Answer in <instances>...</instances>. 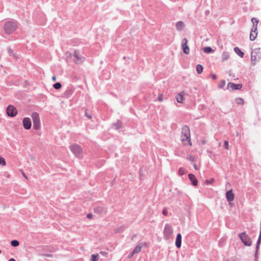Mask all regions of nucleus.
<instances>
[{
	"instance_id": "nucleus-1",
	"label": "nucleus",
	"mask_w": 261,
	"mask_h": 261,
	"mask_svg": "<svg viewBox=\"0 0 261 261\" xmlns=\"http://www.w3.org/2000/svg\"><path fill=\"white\" fill-rule=\"evenodd\" d=\"M190 128L187 125H184L182 127L181 140L182 142L188 141L190 145H191L192 143L190 142Z\"/></svg>"
},
{
	"instance_id": "nucleus-2",
	"label": "nucleus",
	"mask_w": 261,
	"mask_h": 261,
	"mask_svg": "<svg viewBox=\"0 0 261 261\" xmlns=\"http://www.w3.org/2000/svg\"><path fill=\"white\" fill-rule=\"evenodd\" d=\"M17 27V26L15 22L8 21L4 24V30L5 33L10 34L16 29Z\"/></svg>"
},
{
	"instance_id": "nucleus-3",
	"label": "nucleus",
	"mask_w": 261,
	"mask_h": 261,
	"mask_svg": "<svg viewBox=\"0 0 261 261\" xmlns=\"http://www.w3.org/2000/svg\"><path fill=\"white\" fill-rule=\"evenodd\" d=\"M70 149L76 158H81L83 157V151L80 145L77 144H72L70 146Z\"/></svg>"
},
{
	"instance_id": "nucleus-4",
	"label": "nucleus",
	"mask_w": 261,
	"mask_h": 261,
	"mask_svg": "<svg viewBox=\"0 0 261 261\" xmlns=\"http://www.w3.org/2000/svg\"><path fill=\"white\" fill-rule=\"evenodd\" d=\"M33 122V127L35 130H38L40 127V120L39 114L37 112H33L31 114Z\"/></svg>"
},
{
	"instance_id": "nucleus-5",
	"label": "nucleus",
	"mask_w": 261,
	"mask_h": 261,
	"mask_svg": "<svg viewBox=\"0 0 261 261\" xmlns=\"http://www.w3.org/2000/svg\"><path fill=\"white\" fill-rule=\"evenodd\" d=\"M239 238L245 246H250L251 245L252 241L245 232L240 233Z\"/></svg>"
},
{
	"instance_id": "nucleus-6",
	"label": "nucleus",
	"mask_w": 261,
	"mask_h": 261,
	"mask_svg": "<svg viewBox=\"0 0 261 261\" xmlns=\"http://www.w3.org/2000/svg\"><path fill=\"white\" fill-rule=\"evenodd\" d=\"M259 49V48L254 49L251 53V62L253 65H255L256 63V61L260 59L261 57Z\"/></svg>"
},
{
	"instance_id": "nucleus-7",
	"label": "nucleus",
	"mask_w": 261,
	"mask_h": 261,
	"mask_svg": "<svg viewBox=\"0 0 261 261\" xmlns=\"http://www.w3.org/2000/svg\"><path fill=\"white\" fill-rule=\"evenodd\" d=\"M173 232L172 226L168 224H166L164 230V236L165 239L169 240Z\"/></svg>"
},
{
	"instance_id": "nucleus-8",
	"label": "nucleus",
	"mask_w": 261,
	"mask_h": 261,
	"mask_svg": "<svg viewBox=\"0 0 261 261\" xmlns=\"http://www.w3.org/2000/svg\"><path fill=\"white\" fill-rule=\"evenodd\" d=\"M73 60L77 64H81L83 62L84 58L81 56L79 50H74Z\"/></svg>"
},
{
	"instance_id": "nucleus-9",
	"label": "nucleus",
	"mask_w": 261,
	"mask_h": 261,
	"mask_svg": "<svg viewBox=\"0 0 261 261\" xmlns=\"http://www.w3.org/2000/svg\"><path fill=\"white\" fill-rule=\"evenodd\" d=\"M6 111L8 116L11 117H14L17 114L16 108L12 105H9Z\"/></svg>"
},
{
	"instance_id": "nucleus-10",
	"label": "nucleus",
	"mask_w": 261,
	"mask_h": 261,
	"mask_svg": "<svg viewBox=\"0 0 261 261\" xmlns=\"http://www.w3.org/2000/svg\"><path fill=\"white\" fill-rule=\"evenodd\" d=\"M23 126L26 129H29L32 126V122L31 119L28 117H25L22 120Z\"/></svg>"
},
{
	"instance_id": "nucleus-11",
	"label": "nucleus",
	"mask_w": 261,
	"mask_h": 261,
	"mask_svg": "<svg viewBox=\"0 0 261 261\" xmlns=\"http://www.w3.org/2000/svg\"><path fill=\"white\" fill-rule=\"evenodd\" d=\"M188 40L185 38L182 41V48L184 53L186 55H189L190 53V48L187 45Z\"/></svg>"
},
{
	"instance_id": "nucleus-12",
	"label": "nucleus",
	"mask_w": 261,
	"mask_h": 261,
	"mask_svg": "<svg viewBox=\"0 0 261 261\" xmlns=\"http://www.w3.org/2000/svg\"><path fill=\"white\" fill-rule=\"evenodd\" d=\"M256 26H253L250 34V39L251 41L254 40L257 35V29L255 28Z\"/></svg>"
},
{
	"instance_id": "nucleus-13",
	"label": "nucleus",
	"mask_w": 261,
	"mask_h": 261,
	"mask_svg": "<svg viewBox=\"0 0 261 261\" xmlns=\"http://www.w3.org/2000/svg\"><path fill=\"white\" fill-rule=\"evenodd\" d=\"M242 87V84H236L232 83H229L227 85V88H231L233 90H240Z\"/></svg>"
},
{
	"instance_id": "nucleus-14",
	"label": "nucleus",
	"mask_w": 261,
	"mask_h": 261,
	"mask_svg": "<svg viewBox=\"0 0 261 261\" xmlns=\"http://www.w3.org/2000/svg\"><path fill=\"white\" fill-rule=\"evenodd\" d=\"M226 198L228 202L232 201L234 200V195L232 190H230L226 193Z\"/></svg>"
},
{
	"instance_id": "nucleus-15",
	"label": "nucleus",
	"mask_w": 261,
	"mask_h": 261,
	"mask_svg": "<svg viewBox=\"0 0 261 261\" xmlns=\"http://www.w3.org/2000/svg\"><path fill=\"white\" fill-rule=\"evenodd\" d=\"M188 177L191 182V184L194 186H196L198 184V180L195 176L192 173H190L188 175Z\"/></svg>"
},
{
	"instance_id": "nucleus-16",
	"label": "nucleus",
	"mask_w": 261,
	"mask_h": 261,
	"mask_svg": "<svg viewBox=\"0 0 261 261\" xmlns=\"http://www.w3.org/2000/svg\"><path fill=\"white\" fill-rule=\"evenodd\" d=\"M182 237L180 233H178L175 240V246L177 248H180L181 245Z\"/></svg>"
},
{
	"instance_id": "nucleus-17",
	"label": "nucleus",
	"mask_w": 261,
	"mask_h": 261,
	"mask_svg": "<svg viewBox=\"0 0 261 261\" xmlns=\"http://www.w3.org/2000/svg\"><path fill=\"white\" fill-rule=\"evenodd\" d=\"M185 26V23L181 21H179L176 23V28L177 30L179 31H182L184 29Z\"/></svg>"
},
{
	"instance_id": "nucleus-18",
	"label": "nucleus",
	"mask_w": 261,
	"mask_h": 261,
	"mask_svg": "<svg viewBox=\"0 0 261 261\" xmlns=\"http://www.w3.org/2000/svg\"><path fill=\"white\" fill-rule=\"evenodd\" d=\"M146 245V243H140L134 249L133 251L135 253H139L141 251V249L143 246H145Z\"/></svg>"
},
{
	"instance_id": "nucleus-19",
	"label": "nucleus",
	"mask_w": 261,
	"mask_h": 261,
	"mask_svg": "<svg viewBox=\"0 0 261 261\" xmlns=\"http://www.w3.org/2000/svg\"><path fill=\"white\" fill-rule=\"evenodd\" d=\"M73 91L71 88H68L64 92V95L66 97L68 98L71 96Z\"/></svg>"
},
{
	"instance_id": "nucleus-20",
	"label": "nucleus",
	"mask_w": 261,
	"mask_h": 261,
	"mask_svg": "<svg viewBox=\"0 0 261 261\" xmlns=\"http://www.w3.org/2000/svg\"><path fill=\"white\" fill-rule=\"evenodd\" d=\"M184 92L178 93L176 96V100L178 102L182 103L183 100Z\"/></svg>"
},
{
	"instance_id": "nucleus-21",
	"label": "nucleus",
	"mask_w": 261,
	"mask_h": 261,
	"mask_svg": "<svg viewBox=\"0 0 261 261\" xmlns=\"http://www.w3.org/2000/svg\"><path fill=\"white\" fill-rule=\"evenodd\" d=\"M234 51L236 52V53L237 55H238L240 57H241V58H243L244 57V53L242 51H241L239 47H236L234 48Z\"/></svg>"
},
{
	"instance_id": "nucleus-22",
	"label": "nucleus",
	"mask_w": 261,
	"mask_h": 261,
	"mask_svg": "<svg viewBox=\"0 0 261 261\" xmlns=\"http://www.w3.org/2000/svg\"><path fill=\"white\" fill-rule=\"evenodd\" d=\"M103 208L101 206H97L94 208V212L95 213L98 214H101L103 213Z\"/></svg>"
},
{
	"instance_id": "nucleus-23",
	"label": "nucleus",
	"mask_w": 261,
	"mask_h": 261,
	"mask_svg": "<svg viewBox=\"0 0 261 261\" xmlns=\"http://www.w3.org/2000/svg\"><path fill=\"white\" fill-rule=\"evenodd\" d=\"M203 50L204 53L207 54H210L214 52V50L211 47L209 46L203 47Z\"/></svg>"
},
{
	"instance_id": "nucleus-24",
	"label": "nucleus",
	"mask_w": 261,
	"mask_h": 261,
	"mask_svg": "<svg viewBox=\"0 0 261 261\" xmlns=\"http://www.w3.org/2000/svg\"><path fill=\"white\" fill-rule=\"evenodd\" d=\"M113 127L115 129H118L122 127V123L120 121H117V122L113 124Z\"/></svg>"
},
{
	"instance_id": "nucleus-25",
	"label": "nucleus",
	"mask_w": 261,
	"mask_h": 261,
	"mask_svg": "<svg viewBox=\"0 0 261 261\" xmlns=\"http://www.w3.org/2000/svg\"><path fill=\"white\" fill-rule=\"evenodd\" d=\"M203 67L200 64H198L196 66V71L198 74H201L203 71Z\"/></svg>"
},
{
	"instance_id": "nucleus-26",
	"label": "nucleus",
	"mask_w": 261,
	"mask_h": 261,
	"mask_svg": "<svg viewBox=\"0 0 261 261\" xmlns=\"http://www.w3.org/2000/svg\"><path fill=\"white\" fill-rule=\"evenodd\" d=\"M99 256L98 254H94L91 255V261H98Z\"/></svg>"
},
{
	"instance_id": "nucleus-27",
	"label": "nucleus",
	"mask_w": 261,
	"mask_h": 261,
	"mask_svg": "<svg viewBox=\"0 0 261 261\" xmlns=\"http://www.w3.org/2000/svg\"><path fill=\"white\" fill-rule=\"evenodd\" d=\"M10 244L13 247H17L19 245V242L16 240H14L11 241Z\"/></svg>"
},
{
	"instance_id": "nucleus-28",
	"label": "nucleus",
	"mask_w": 261,
	"mask_h": 261,
	"mask_svg": "<svg viewBox=\"0 0 261 261\" xmlns=\"http://www.w3.org/2000/svg\"><path fill=\"white\" fill-rule=\"evenodd\" d=\"M229 57V54L228 52H224L222 55V60L223 61H225L227 59H228Z\"/></svg>"
},
{
	"instance_id": "nucleus-29",
	"label": "nucleus",
	"mask_w": 261,
	"mask_h": 261,
	"mask_svg": "<svg viewBox=\"0 0 261 261\" xmlns=\"http://www.w3.org/2000/svg\"><path fill=\"white\" fill-rule=\"evenodd\" d=\"M235 101L238 105H243L244 103V100L242 98H236Z\"/></svg>"
},
{
	"instance_id": "nucleus-30",
	"label": "nucleus",
	"mask_w": 261,
	"mask_h": 261,
	"mask_svg": "<svg viewBox=\"0 0 261 261\" xmlns=\"http://www.w3.org/2000/svg\"><path fill=\"white\" fill-rule=\"evenodd\" d=\"M62 87V85L60 83L57 82L53 85V87L57 90L60 89Z\"/></svg>"
},
{
	"instance_id": "nucleus-31",
	"label": "nucleus",
	"mask_w": 261,
	"mask_h": 261,
	"mask_svg": "<svg viewBox=\"0 0 261 261\" xmlns=\"http://www.w3.org/2000/svg\"><path fill=\"white\" fill-rule=\"evenodd\" d=\"M251 21L253 23V26L255 25L256 26L255 28L257 29V25L258 23V20L256 18H252L251 19Z\"/></svg>"
},
{
	"instance_id": "nucleus-32",
	"label": "nucleus",
	"mask_w": 261,
	"mask_h": 261,
	"mask_svg": "<svg viewBox=\"0 0 261 261\" xmlns=\"http://www.w3.org/2000/svg\"><path fill=\"white\" fill-rule=\"evenodd\" d=\"M0 165L3 166H6V163L4 158L1 156H0Z\"/></svg>"
},
{
	"instance_id": "nucleus-33",
	"label": "nucleus",
	"mask_w": 261,
	"mask_h": 261,
	"mask_svg": "<svg viewBox=\"0 0 261 261\" xmlns=\"http://www.w3.org/2000/svg\"><path fill=\"white\" fill-rule=\"evenodd\" d=\"M225 85V81L224 80H221L220 84L218 85L219 88H223Z\"/></svg>"
},
{
	"instance_id": "nucleus-34",
	"label": "nucleus",
	"mask_w": 261,
	"mask_h": 261,
	"mask_svg": "<svg viewBox=\"0 0 261 261\" xmlns=\"http://www.w3.org/2000/svg\"><path fill=\"white\" fill-rule=\"evenodd\" d=\"M178 173L180 175H182L185 173V169L183 168H180L178 169Z\"/></svg>"
},
{
	"instance_id": "nucleus-35",
	"label": "nucleus",
	"mask_w": 261,
	"mask_h": 261,
	"mask_svg": "<svg viewBox=\"0 0 261 261\" xmlns=\"http://www.w3.org/2000/svg\"><path fill=\"white\" fill-rule=\"evenodd\" d=\"M125 229V227L124 226H121L119 228H118L116 230V232H122Z\"/></svg>"
},
{
	"instance_id": "nucleus-36",
	"label": "nucleus",
	"mask_w": 261,
	"mask_h": 261,
	"mask_svg": "<svg viewBox=\"0 0 261 261\" xmlns=\"http://www.w3.org/2000/svg\"><path fill=\"white\" fill-rule=\"evenodd\" d=\"M224 147L226 149H229V144H228V141H224Z\"/></svg>"
},
{
	"instance_id": "nucleus-37",
	"label": "nucleus",
	"mask_w": 261,
	"mask_h": 261,
	"mask_svg": "<svg viewBox=\"0 0 261 261\" xmlns=\"http://www.w3.org/2000/svg\"><path fill=\"white\" fill-rule=\"evenodd\" d=\"M214 181V179L213 178H212L211 180H205V183L206 184H211L212 183H213Z\"/></svg>"
},
{
	"instance_id": "nucleus-38",
	"label": "nucleus",
	"mask_w": 261,
	"mask_h": 261,
	"mask_svg": "<svg viewBox=\"0 0 261 261\" xmlns=\"http://www.w3.org/2000/svg\"><path fill=\"white\" fill-rule=\"evenodd\" d=\"M163 95L162 94H160L158 95V99L159 101H163Z\"/></svg>"
},
{
	"instance_id": "nucleus-39",
	"label": "nucleus",
	"mask_w": 261,
	"mask_h": 261,
	"mask_svg": "<svg viewBox=\"0 0 261 261\" xmlns=\"http://www.w3.org/2000/svg\"><path fill=\"white\" fill-rule=\"evenodd\" d=\"M162 214L164 215V216H167V214H168V211L166 208H164L163 210V211H162Z\"/></svg>"
},
{
	"instance_id": "nucleus-40",
	"label": "nucleus",
	"mask_w": 261,
	"mask_h": 261,
	"mask_svg": "<svg viewBox=\"0 0 261 261\" xmlns=\"http://www.w3.org/2000/svg\"><path fill=\"white\" fill-rule=\"evenodd\" d=\"M7 50H8V52L10 55H12L13 54V50L10 48H8Z\"/></svg>"
},
{
	"instance_id": "nucleus-41",
	"label": "nucleus",
	"mask_w": 261,
	"mask_h": 261,
	"mask_svg": "<svg viewBox=\"0 0 261 261\" xmlns=\"http://www.w3.org/2000/svg\"><path fill=\"white\" fill-rule=\"evenodd\" d=\"M188 159L191 162H194L195 161V158L192 156H190Z\"/></svg>"
},
{
	"instance_id": "nucleus-42",
	"label": "nucleus",
	"mask_w": 261,
	"mask_h": 261,
	"mask_svg": "<svg viewBox=\"0 0 261 261\" xmlns=\"http://www.w3.org/2000/svg\"><path fill=\"white\" fill-rule=\"evenodd\" d=\"M93 217V215L91 213H89L87 215V218L88 219H91Z\"/></svg>"
},
{
	"instance_id": "nucleus-43",
	"label": "nucleus",
	"mask_w": 261,
	"mask_h": 261,
	"mask_svg": "<svg viewBox=\"0 0 261 261\" xmlns=\"http://www.w3.org/2000/svg\"><path fill=\"white\" fill-rule=\"evenodd\" d=\"M135 254V253H134V251H132V252L129 254V255H128V257L129 258H132Z\"/></svg>"
},
{
	"instance_id": "nucleus-44",
	"label": "nucleus",
	"mask_w": 261,
	"mask_h": 261,
	"mask_svg": "<svg viewBox=\"0 0 261 261\" xmlns=\"http://www.w3.org/2000/svg\"><path fill=\"white\" fill-rule=\"evenodd\" d=\"M12 55L14 58H18V55L16 53H13Z\"/></svg>"
},
{
	"instance_id": "nucleus-45",
	"label": "nucleus",
	"mask_w": 261,
	"mask_h": 261,
	"mask_svg": "<svg viewBox=\"0 0 261 261\" xmlns=\"http://www.w3.org/2000/svg\"><path fill=\"white\" fill-rule=\"evenodd\" d=\"M85 115H86V116L87 117H88V118H89V119H90V118H92V116H91L90 115L88 114L87 113V112H85Z\"/></svg>"
},
{
	"instance_id": "nucleus-46",
	"label": "nucleus",
	"mask_w": 261,
	"mask_h": 261,
	"mask_svg": "<svg viewBox=\"0 0 261 261\" xmlns=\"http://www.w3.org/2000/svg\"><path fill=\"white\" fill-rule=\"evenodd\" d=\"M212 78L213 79H214V80H215V79H216V78H217V75H216V74H212Z\"/></svg>"
},
{
	"instance_id": "nucleus-47",
	"label": "nucleus",
	"mask_w": 261,
	"mask_h": 261,
	"mask_svg": "<svg viewBox=\"0 0 261 261\" xmlns=\"http://www.w3.org/2000/svg\"><path fill=\"white\" fill-rule=\"evenodd\" d=\"M43 255L48 256V257L52 256V255L51 254H43Z\"/></svg>"
},
{
	"instance_id": "nucleus-48",
	"label": "nucleus",
	"mask_w": 261,
	"mask_h": 261,
	"mask_svg": "<svg viewBox=\"0 0 261 261\" xmlns=\"http://www.w3.org/2000/svg\"><path fill=\"white\" fill-rule=\"evenodd\" d=\"M193 166L195 170H198V167L196 164H193Z\"/></svg>"
},
{
	"instance_id": "nucleus-49",
	"label": "nucleus",
	"mask_w": 261,
	"mask_h": 261,
	"mask_svg": "<svg viewBox=\"0 0 261 261\" xmlns=\"http://www.w3.org/2000/svg\"><path fill=\"white\" fill-rule=\"evenodd\" d=\"M52 80L53 81L55 82L56 81V77L55 76H53L52 77Z\"/></svg>"
},
{
	"instance_id": "nucleus-50",
	"label": "nucleus",
	"mask_w": 261,
	"mask_h": 261,
	"mask_svg": "<svg viewBox=\"0 0 261 261\" xmlns=\"http://www.w3.org/2000/svg\"><path fill=\"white\" fill-rule=\"evenodd\" d=\"M9 261H16V260L13 258H11L9 260Z\"/></svg>"
},
{
	"instance_id": "nucleus-51",
	"label": "nucleus",
	"mask_w": 261,
	"mask_h": 261,
	"mask_svg": "<svg viewBox=\"0 0 261 261\" xmlns=\"http://www.w3.org/2000/svg\"><path fill=\"white\" fill-rule=\"evenodd\" d=\"M224 261H236V260H233V259H232V260H228V259H226V260H224Z\"/></svg>"
},
{
	"instance_id": "nucleus-52",
	"label": "nucleus",
	"mask_w": 261,
	"mask_h": 261,
	"mask_svg": "<svg viewBox=\"0 0 261 261\" xmlns=\"http://www.w3.org/2000/svg\"><path fill=\"white\" fill-rule=\"evenodd\" d=\"M23 176H24L25 178H27V176L25 175V174H24V173H23Z\"/></svg>"
},
{
	"instance_id": "nucleus-53",
	"label": "nucleus",
	"mask_w": 261,
	"mask_h": 261,
	"mask_svg": "<svg viewBox=\"0 0 261 261\" xmlns=\"http://www.w3.org/2000/svg\"><path fill=\"white\" fill-rule=\"evenodd\" d=\"M100 253L102 254H103L104 253H105V252H100Z\"/></svg>"
},
{
	"instance_id": "nucleus-54",
	"label": "nucleus",
	"mask_w": 261,
	"mask_h": 261,
	"mask_svg": "<svg viewBox=\"0 0 261 261\" xmlns=\"http://www.w3.org/2000/svg\"><path fill=\"white\" fill-rule=\"evenodd\" d=\"M205 13H209V12H208V11H206L205 12Z\"/></svg>"
}]
</instances>
